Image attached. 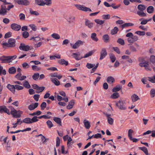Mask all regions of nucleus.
<instances>
[{
  "label": "nucleus",
  "instance_id": "nucleus-47",
  "mask_svg": "<svg viewBox=\"0 0 155 155\" xmlns=\"http://www.w3.org/2000/svg\"><path fill=\"white\" fill-rule=\"evenodd\" d=\"M22 35L24 38H26L29 36V33L27 31H24L22 33Z\"/></svg>",
  "mask_w": 155,
  "mask_h": 155
},
{
  "label": "nucleus",
  "instance_id": "nucleus-62",
  "mask_svg": "<svg viewBox=\"0 0 155 155\" xmlns=\"http://www.w3.org/2000/svg\"><path fill=\"white\" fill-rule=\"evenodd\" d=\"M129 48L130 50L132 52H136L137 51L136 48L133 45L130 46L129 47Z\"/></svg>",
  "mask_w": 155,
  "mask_h": 155
},
{
  "label": "nucleus",
  "instance_id": "nucleus-21",
  "mask_svg": "<svg viewBox=\"0 0 155 155\" xmlns=\"http://www.w3.org/2000/svg\"><path fill=\"white\" fill-rule=\"evenodd\" d=\"M83 123L85 128L87 129H89L91 127L90 123L89 121L85 119L84 120Z\"/></svg>",
  "mask_w": 155,
  "mask_h": 155
},
{
  "label": "nucleus",
  "instance_id": "nucleus-22",
  "mask_svg": "<svg viewBox=\"0 0 155 155\" xmlns=\"http://www.w3.org/2000/svg\"><path fill=\"white\" fill-rule=\"evenodd\" d=\"M51 81L56 86H58L60 84V81L56 78H51Z\"/></svg>",
  "mask_w": 155,
  "mask_h": 155
},
{
  "label": "nucleus",
  "instance_id": "nucleus-59",
  "mask_svg": "<svg viewBox=\"0 0 155 155\" xmlns=\"http://www.w3.org/2000/svg\"><path fill=\"white\" fill-rule=\"evenodd\" d=\"M135 33L140 35H144L145 34V32L144 31H137Z\"/></svg>",
  "mask_w": 155,
  "mask_h": 155
},
{
  "label": "nucleus",
  "instance_id": "nucleus-1",
  "mask_svg": "<svg viewBox=\"0 0 155 155\" xmlns=\"http://www.w3.org/2000/svg\"><path fill=\"white\" fill-rule=\"evenodd\" d=\"M139 61L141 62L139 64L140 67H144L146 70H151L149 66L148 61H146L144 60V58H140Z\"/></svg>",
  "mask_w": 155,
  "mask_h": 155
},
{
  "label": "nucleus",
  "instance_id": "nucleus-31",
  "mask_svg": "<svg viewBox=\"0 0 155 155\" xmlns=\"http://www.w3.org/2000/svg\"><path fill=\"white\" fill-rule=\"evenodd\" d=\"M97 35L95 33H93L91 34V39L94 41H98V39L97 37Z\"/></svg>",
  "mask_w": 155,
  "mask_h": 155
},
{
  "label": "nucleus",
  "instance_id": "nucleus-48",
  "mask_svg": "<svg viewBox=\"0 0 155 155\" xmlns=\"http://www.w3.org/2000/svg\"><path fill=\"white\" fill-rule=\"evenodd\" d=\"M95 22L97 24L101 25L104 23V21L100 20L98 19H96L94 20Z\"/></svg>",
  "mask_w": 155,
  "mask_h": 155
},
{
  "label": "nucleus",
  "instance_id": "nucleus-40",
  "mask_svg": "<svg viewBox=\"0 0 155 155\" xmlns=\"http://www.w3.org/2000/svg\"><path fill=\"white\" fill-rule=\"evenodd\" d=\"M47 114L43 115L44 118L45 119L50 118L51 117L50 116V115H51L52 114V113L50 111H48L47 112Z\"/></svg>",
  "mask_w": 155,
  "mask_h": 155
},
{
  "label": "nucleus",
  "instance_id": "nucleus-9",
  "mask_svg": "<svg viewBox=\"0 0 155 155\" xmlns=\"http://www.w3.org/2000/svg\"><path fill=\"white\" fill-rule=\"evenodd\" d=\"M84 42L81 40H78L73 45L72 44H71V45L72 46V48L73 49H76L78 48L81 45H82L84 44Z\"/></svg>",
  "mask_w": 155,
  "mask_h": 155
},
{
  "label": "nucleus",
  "instance_id": "nucleus-33",
  "mask_svg": "<svg viewBox=\"0 0 155 155\" xmlns=\"http://www.w3.org/2000/svg\"><path fill=\"white\" fill-rule=\"evenodd\" d=\"M110 58V59L111 61L113 63L116 60V57L112 53H110L109 54Z\"/></svg>",
  "mask_w": 155,
  "mask_h": 155
},
{
  "label": "nucleus",
  "instance_id": "nucleus-43",
  "mask_svg": "<svg viewBox=\"0 0 155 155\" xmlns=\"http://www.w3.org/2000/svg\"><path fill=\"white\" fill-rule=\"evenodd\" d=\"M37 90L36 92L37 93H39L43 91L45 89V87L44 86L40 87L38 86Z\"/></svg>",
  "mask_w": 155,
  "mask_h": 155
},
{
  "label": "nucleus",
  "instance_id": "nucleus-46",
  "mask_svg": "<svg viewBox=\"0 0 155 155\" xmlns=\"http://www.w3.org/2000/svg\"><path fill=\"white\" fill-rule=\"evenodd\" d=\"M31 68L32 69L35 71H38L41 70V68L39 67H38V66L36 65H32L31 66Z\"/></svg>",
  "mask_w": 155,
  "mask_h": 155
},
{
  "label": "nucleus",
  "instance_id": "nucleus-36",
  "mask_svg": "<svg viewBox=\"0 0 155 155\" xmlns=\"http://www.w3.org/2000/svg\"><path fill=\"white\" fill-rule=\"evenodd\" d=\"M118 28L117 27H115L114 28L111 30V33L112 35H114L117 33L118 31Z\"/></svg>",
  "mask_w": 155,
  "mask_h": 155
},
{
  "label": "nucleus",
  "instance_id": "nucleus-45",
  "mask_svg": "<svg viewBox=\"0 0 155 155\" xmlns=\"http://www.w3.org/2000/svg\"><path fill=\"white\" fill-rule=\"evenodd\" d=\"M137 14L140 17H145L146 16V14L144 13L143 11H137Z\"/></svg>",
  "mask_w": 155,
  "mask_h": 155
},
{
  "label": "nucleus",
  "instance_id": "nucleus-55",
  "mask_svg": "<svg viewBox=\"0 0 155 155\" xmlns=\"http://www.w3.org/2000/svg\"><path fill=\"white\" fill-rule=\"evenodd\" d=\"M46 123L48 126V128H50L53 127V125L52 122L50 120H48Z\"/></svg>",
  "mask_w": 155,
  "mask_h": 155
},
{
  "label": "nucleus",
  "instance_id": "nucleus-6",
  "mask_svg": "<svg viewBox=\"0 0 155 155\" xmlns=\"http://www.w3.org/2000/svg\"><path fill=\"white\" fill-rule=\"evenodd\" d=\"M19 48L20 50L25 51H27L29 50H31L30 47L29 46L25 45L24 44L22 43H21Z\"/></svg>",
  "mask_w": 155,
  "mask_h": 155
},
{
  "label": "nucleus",
  "instance_id": "nucleus-16",
  "mask_svg": "<svg viewBox=\"0 0 155 155\" xmlns=\"http://www.w3.org/2000/svg\"><path fill=\"white\" fill-rule=\"evenodd\" d=\"M111 115L110 114H106V116L107 118L108 123L110 125H112L114 121L113 119L110 117Z\"/></svg>",
  "mask_w": 155,
  "mask_h": 155
},
{
  "label": "nucleus",
  "instance_id": "nucleus-2",
  "mask_svg": "<svg viewBox=\"0 0 155 155\" xmlns=\"http://www.w3.org/2000/svg\"><path fill=\"white\" fill-rule=\"evenodd\" d=\"M15 39L11 38L9 39L8 43H2V45L4 48L5 47L12 48L15 46Z\"/></svg>",
  "mask_w": 155,
  "mask_h": 155
},
{
  "label": "nucleus",
  "instance_id": "nucleus-61",
  "mask_svg": "<svg viewBox=\"0 0 155 155\" xmlns=\"http://www.w3.org/2000/svg\"><path fill=\"white\" fill-rule=\"evenodd\" d=\"M15 89H16L17 90H20L23 89L24 88V87L23 86L18 85H15Z\"/></svg>",
  "mask_w": 155,
  "mask_h": 155
},
{
  "label": "nucleus",
  "instance_id": "nucleus-63",
  "mask_svg": "<svg viewBox=\"0 0 155 155\" xmlns=\"http://www.w3.org/2000/svg\"><path fill=\"white\" fill-rule=\"evenodd\" d=\"M149 80L152 83H155V75H154L152 77H149Z\"/></svg>",
  "mask_w": 155,
  "mask_h": 155
},
{
  "label": "nucleus",
  "instance_id": "nucleus-42",
  "mask_svg": "<svg viewBox=\"0 0 155 155\" xmlns=\"http://www.w3.org/2000/svg\"><path fill=\"white\" fill-rule=\"evenodd\" d=\"M80 55V54H78L76 53H73L72 54V56L76 60H80L83 58V57L80 58L78 57V55Z\"/></svg>",
  "mask_w": 155,
  "mask_h": 155
},
{
  "label": "nucleus",
  "instance_id": "nucleus-10",
  "mask_svg": "<svg viewBox=\"0 0 155 155\" xmlns=\"http://www.w3.org/2000/svg\"><path fill=\"white\" fill-rule=\"evenodd\" d=\"M3 4L1 6L0 8V15H5L7 12V9L5 5Z\"/></svg>",
  "mask_w": 155,
  "mask_h": 155
},
{
  "label": "nucleus",
  "instance_id": "nucleus-25",
  "mask_svg": "<svg viewBox=\"0 0 155 155\" xmlns=\"http://www.w3.org/2000/svg\"><path fill=\"white\" fill-rule=\"evenodd\" d=\"M137 8L139 10V11H143L145 10L146 7L143 5L140 4L138 6Z\"/></svg>",
  "mask_w": 155,
  "mask_h": 155
},
{
  "label": "nucleus",
  "instance_id": "nucleus-64",
  "mask_svg": "<svg viewBox=\"0 0 155 155\" xmlns=\"http://www.w3.org/2000/svg\"><path fill=\"white\" fill-rule=\"evenodd\" d=\"M150 60L153 63H155V56L153 55H151L150 57Z\"/></svg>",
  "mask_w": 155,
  "mask_h": 155
},
{
  "label": "nucleus",
  "instance_id": "nucleus-15",
  "mask_svg": "<svg viewBox=\"0 0 155 155\" xmlns=\"http://www.w3.org/2000/svg\"><path fill=\"white\" fill-rule=\"evenodd\" d=\"M0 60L2 61V63H7L10 62L8 61V56H3L0 57Z\"/></svg>",
  "mask_w": 155,
  "mask_h": 155
},
{
  "label": "nucleus",
  "instance_id": "nucleus-30",
  "mask_svg": "<svg viewBox=\"0 0 155 155\" xmlns=\"http://www.w3.org/2000/svg\"><path fill=\"white\" fill-rule=\"evenodd\" d=\"M139 148L140 150L143 151L146 155H150L148 154L147 149L145 147H139Z\"/></svg>",
  "mask_w": 155,
  "mask_h": 155
},
{
  "label": "nucleus",
  "instance_id": "nucleus-41",
  "mask_svg": "<svg viewBox=\"0 0 155 155\" xmlns=\"http://www.w3.org/2000/svg\"><path fill=\"white\" fill-rule=\"evenodd\" d=\"M119 97V94L117 92H115L110 97L113 99H116Z\"/></svg>",
  "mask_w": 155,
  "mask_h": 155
},
{
  "label": "nucleus",
  "instance_id": "nucleus-12",
  "mask_svg": "<svg viewBox=\"0 0 155 155\" xmlns=\"http://www.w3.org/2000/svg\"><path fill=\"white\" fill-rule=\"evenodd\" d=\"M85 25L86 26H87L89 28H91L93 27L94 24L90 20L87 19H85Z\"/></svg>",
  "mask_w": 155,
  "mask_h": 155
},
{
  "label": "nucleus",
  "instance_id": "nucleus-60",
  "mask_svg": "<svg viewBox=\"0 0 155 155\" xmlns=\"http://www.w3.org/2000/svg\"><path fill=\"white\" fill-rule=\"evenodd\" d=\"M30 12L32 15H35L37 16L39 15V13L36 11H33L31 9L30 10Z\"/></svg>",
  "mask_w": 155,
  "mask_h": 155
},
{
  "label": "nucleus",
  "instance_id": "nucleus-34",
  "mask_svg": "<svg viewBox=\"0 0 155 155\" xmlns=\"http://www.w3.org/2000/svg\"><path fill=\"white\" fill-rule=\"evenodd\" d=\"M121 88L122 87L120 85H118L113 88V91L114 92L118 91H120Z\"/></svg>",
  "mask_w": 155,
  "mask_h": 155
},
{
  "label": "nucleus",
  "instance_id": "nucleus-52",
  "mask_svg": "<svg viewBox=\"0 0 155 155\" xmlns=\"http://www.w3.org/2000/svg\"><path fill=\"white\" fill-rule=\"evenodd\" d=\"M120 4L118 5H116L115 3H112L110 5V7H112V8L114 9H117L120 7Z\"/></svg>",
  "mask_w": 155,
  "mask_h": 155
},
{
  "label": "nucleus",
  "instance_id": "nucleus-20",
  "mask_svg": "<svg viewBox=\"0 0 155 155\" xmlns=\"http://www.w3.org/2000/svg\"><path fill=\"white\" fill-rule=\"evenodd\" d=\"M58 63L60 64L65 65L66 66L68 65V61H66L63 59L58 60Z\"/></svg>",
  "mask_w": 155,
  "mask_h": 155
},
{
  "label": "nucleus",
  "instance_id": "nucleus-24",
  "mask_svg": "<svg viewBox=\"0 0 155 155\" xmlns=\"http://www.w3.org/2000/svg\"><path fill=\"white\" fill-rule=\"evenodd\" d=\"M21 123H24L26 124H30L32 123L31 118L29 117H26L21 122Z\"/></svg>",
  "mask_w": 155,
  "mask_h": 155
},
{
  "label": "nucleus",
  "instance_id": "nucleus-35",
  "mask_svg": "<svg viewBox=\"0 0 155 155\" xmlns=\"http://www.w3.org/2000/svg\"><path fill=\"white\" fill-rule=\"evenodd\" d=\"M95 52L94 51H89L88 53H86L85 54L84 56L83 57V58H87L89 56H90L92 55V54Z\"/></svg>",
  "mask_w": 155,
  "mask_h": 155
},
{
  "label": "nucleus",
  "instance_id": "nucleus-32",
  "mask_svg": "<svg viewBox=\"0 0 155 155\" xmlns=\"http://www.w3.org/2000/svg\"><path fill=\"white\" fill-rule=\"evenodd\" d=\"M16 71V69L14 67H12L10 68L8 70L9 73L11 74H15Z\"/></svg>",
  "mask_w": 155,
  "mask_h": 155
},
{
  "label": "nucleus",
  "instance_id": "nucleus-8",
  "mask_svg": "<svg viewBox=\"0 0 155 155\" xmlns=\"http://www.w3.org/2000/svg\"><path fill=\"white\" fill-rule=\"evenodd\" d=\"M107 54V53L105 48H103L102 49L100 52V60H101L104 58Z\"/></svg>",
  "mask_w": 155,
  "mask_h": 155
},
{
  "label": "nucleus",
  "instance_id": "nucleus-51",
  "mask_svg": "<svg viewBox=\"0 0 155 155\" xmlns=\"http://www.w3.org/2000/svg\"><path fill=\"white\" fill-rule=\"evenodd\" d=\"M95 64H91L87 63L86 65V67L88 69H91L92 68L95 66Z\"/></svg>",
  "mask_w": 155,
  "mask_h": 155
},
{
  "label": "nucleus",
  "instance_id": "nucleus-23",
  "mask_svg": "<svg viewBox=\"0 0 155 155\" xmlns=\"http://www.w3.org/2000/svg\"><path fill=\"white\" fill-rule=\"evenodd\" d=\"M134 25V24L132 23H125L123 25H121V27L122 28V29L125 27H128L129 26H132Z\"/></svg>",
  "mask_w": 155,
  "mask_h": 155
},
{
  "label": "nucleus",
  "instance_id": "nucleus-57",
  "mask_svg": "<svg viewBox=\"0 0 155 155\" xmlns=\"http://www.w3.org/2000/svg\"><path fill=\"white\" fill-rule=\"evenodd\" d=\"M47 104L46 102H43L41 105L40 107H41V109L43 110L46 107Z\"/></svg>",
  "mask_w": 155,
  "mask_h": 155
},
{
  "label": "nucleus",
  "instance_id": "nucleus-28",
  "mask_svg": "<svg viewBox=\"0 0 155 155\" xmlns=\"http://www.w3.org/2000/svg\"><path fill=\"white\" fill-rule=\"evenodd\" d=\"M154 10V8L152 6H148L147 9V12L149 14H151L153 13Z\"/></svg>",
  "mask_w": 155,
  "mask_h": 155
},
{
  "label": "nucleus",
  "instance_id": "nucleus-49",
  "mask_svg": "<svg viewBox=\"0 0 155 155\" xmlns=\"http://www.w3.org/2000/svg\"><path fill=\"white\" fill-rule=\"evenodd\" d=\"M117 42L121 45H124V40L121 38H119L117 41Z\"/></svg>",
  "mask_w": 155,
  "mask_h": 155
},
{
  "label": "nucleus",
  "instance_id": "nucleus-29",
  "mask_svg": "<svg viewBox=\"0 0 155 155\" xmlns=\"http://www.w3.org/2000/svg\"><path fill=\"white\" fill-rule=\"evenodd\" d=\"M131 98L132 101L134 102H136L140 99L138 96L135 94H133L131 96Z\"/></svg>",
  "mask_w": 155,
  "mask_h": 155
},
{
  "label": "nucleus",
  "instance_id": "nucleus-7",
  "mask_svg": "<svg viewBox=\"0 0 155 155\" xmlns=\"http://www.w3.org/2000/svg\"><path fill=\"white\" fill-rule=\"evenodd\" d=\"M11 28L15 31H19L21 28V26L16 23H13L10 26Z\"/></svg>",
  "mask_w": 155,
  "mask_h": 155
},
{
  "label": "nucleus",
  "instance_id": "nucleus-38",
  "mask_svg": "<svg viewBox=\"0 0 155 155\" xmlns=\"http://www.w3.org/2000/svg\"><path fill=\"white\" fill-rule=\"evenodd\" d=\"M51 36L55 39H58L60 38V36L57 33H54L51 35Z\"/></svg>",
  "mask_w": 155,
  "mask_h": 155
},
{
  "label": "nucleus",
  "instance_id": "nucleus-19",
  "mask_svg": "<svg viewBox=\"0 0 155 155\" xmlns=\"http://www.w3.org/2000/svg\"><path fill=\"white\" fill-rule=\"evenodd\" d=\"M75 102L74 100H71L69 102V104L67 106V108L68 109H71L72 108Z\"/></svg>",
  "mask_w": 155,
  "mask_h": 155
},
{
  "label": "nucleus",
  "instance_id": "nucleus-14",
  "mask_svg": "<svg viewBox=\"0 0 155 155\" xmlns=\"http://www.w3.org/2000/svg\"><path fill=\"white\" fill-rule=\"evenodd\" d=\"M38 103H35L34 104H30L28 106V109L30 110H34L38 107Z\"/></svg>",
  "mask_w": 155,
  "mask_h": 155
},
{
  "label": "nucleus",
  "instance_id": "nucleus-53",
  "mask_svg": "<svg viewBox=\"0 0 155 155\" xmlns=\"http://www.w3.org/2000/svg\"><path fill=\"white\" fill-rule=\"evenodd\" d=\"M45 2H44L43 6L45 5H49L52 3L51 0H45Z\"/></svg>",
  "mask_w": 155,
  "mask_h": 155
},
{
  "label": "nucleus",
  "instance_id": "nucleus-39",
  "mask_svg": "<svg viewBox=\"0 0 155 155\" xmlns=\"http://www.w3.org/2000/svg\"><path fill=\"white\" fill-rule=\"evenodd\" d=\"M23 86L27 88H30L31 87V86L29 82L27 81H25L23 84Z\"/></svg>",
  "mask_w": 155,
  "mask_h": 155
},
{
  "label": "nucleus",
  "instance_id": "nucleus-56",
  "mask_svg": "<svg viewBox=\"0 0 155 155\" xmlns=\"http://www.w3.org/2000/svg\"><path fill=\"white\" fill-rule=\"evenodd\" d=\"M32 123L38 121V117L36 116H34L32 119H31Z\"/></svg>",
  "mask_w": 155,
  "mask_h": 155
},
{
  "label": "nucleus",
  "instance_id": "nucleus-5",
  "mask_svg": "<svg viewBox=\"0 0 155 155\" xmlns=\"http://www.w3.org/2000/svg\"><path fill=\"white\" fill-rule=\"evenodd\" d=\"M15 2L19 5L27 6L30 4V2L27 0H15Z\"/></svg>",
  "mask_w": 155,
  "mask_h": 155
},
{
  "label": "nucleus",
  "instance_id": "nucleus-11",
  "mask_svg": "<svg viewBox=\"0 0 155 155\" xmlns=\"http://www.w3.org/2000/svg\"><path fill=\"white\" fill-rule=\"evenodd\" d=\"M3 112L7 113L8 114H10L9 110L5 106H0V113H2Z\"/></svg>",
  "mask_w": 155,
  "mask_h": 155
},
{
  "label": "nucleus",
  "instance_id": "nucleus-4",
  "mask_svg": "<svg viewBox=\"0 0 155 155\" xmlns=\"http://www.w3.org/2000/svg\"><path fill=\"white\" fill-rule=\"evenodd\" d=\"M75 6L78 9L82 10L84 12L89 11L91 12L92 11L91 10L90 8L81 5L77 4L75 5Z\"/></svg>",
  "mask_w": 155,
  "mask_h": 155
},
{
  "label": "nucleus",
  "instance_id": "nucleus-37",
  "mask_svg": "<svg viewBox=\"0 0 155 155\" xmlns=\"http://www.w3.org/2000/svg\"><path fill=\"white\" fill-rule=\"evenodd\" d=\"M35 3L38 5L43 6L44 1L41 0H35Z\"/></svg>",
  "mask_w": 155,
  "mask_h": 155
},
{
  "label": "nucleus",
  "instance_id": "nucleus-3",
  "mask_svg": "<svg viewBox=\"0 0 155 155\" xmlns=\"http://www.w3.org/2000/svg\"><path fill=\"white\" fill-rule=\"evenodd\" d=\"M116 104L120 110H124L126 109V103L124 101L120 100L118 102L116 103Z\"/></svg>",
  "mask_w": 155,
  "mask_h": 155
},
{
  "label": "nucleus",
  "instance_id": "nucleus-18",
  "mask_svg": "<svg viewBox=\"0 0 155 155\" xmlns=\"http://www.w3.org/2000/svg\"><path fill=\"white\" fill-rule=\"evenodd\" d=\"M18 111L16 110L15 109H13V110H12L11 111V114L12 115L13 117L15 118H20V115H15V114L18 113Z\"/></svg>",
  "mask_w": 155,
  "mask_h": 155
},
{
  "label": "nucleus",
  "instance_id": "nucleus-54",
  "mask_svg": "<svg viewBox=\"0 0 155 155\" xmlns=\"http://www.w3.org/2000/svg\"><path fill=\"white\" fill-rule=\"evenodd\" d=\"M102 17L104 19H108L110 18V15L109 14L103 15H102Z\"/></svg>",
  "mask_w": 155,
  "mask_h": 155
},
{
  "label": "nucleus",
  "instance_id": "nucleus-26",
  "mask_svg": "<svg viewBox=\"0 0 155 155\" xmlns=\"http://www.w3.org/2000/svg\"><path fill=\"white\" fill-rule=\"evenodd\" d=\"M53 120L60 126H61V121L60 118L59 117H54L53 118Z\"/></svg>",
  "mask_w": 155,
  "mask_h": 155
},
{
  "label": "nucleus",
  "instance_id": "nucleus-58",
  "mask_svg": "<svg viewBox=\"0 0 155 155\" xmlns=\"http://www.w3.org/2000/svg\"><path fill=\"white\" fill-rule=\"evenodd\" d=\"M19 16L20 20H25V15L24 14L22 13H21L19 14Z\"/></svg>",
  "mask_w": 155,
  "mask_h": 155
},
{
  "label": "nucleus",
  "instance_id": "nucleus-13",
  "mask_svg": "<svg viewBox=\"0 0 155 155\" xmlns=\"http://www.w3.org/2000/svg\"><path fill=\"white\" fill-rule=\"evenodd\" d=\"M7 87L12 93L13 94L15 93V85H11L10 84H8L7 86Z\"/></svg>",
  "mask_w": 155,
  "mask_h": 155
},
{
  "label": "nucleus",
  "instance_id": "nucleus-17",
  "mask_svg": "<svg viewBox=\"0 0 155 155\" xmlns=\"http://www.w3.org/2000/svg\"><path fill=\"white\" fill-rule=\"evenodd\" d=\"M107 81L109 84H112L115 81V79L112 76H109L107 78Z\"/></svg>",
  "mask_w": 155,
  "mask_h": 155
},
{
  "label": "nucleus",
  "instance_id": "nucleus-50",
  "mask_svg": "<svg viewBox=\"0 0 155 155\" xmlns=\"http://www.w3.org/2000/svg\"><path fill=\"white\" fill-rule=\"evenodd\" d=\"M133 133V131L132 130L130 129L129 130L128 133V136L130 139H131L132 138V135Z\"/></svg>",
  "mask_w": 155,
  "mask_h": 155
},
{
  "label": "nucleus",
  "instance_id": "nucleus-44",
  "mask_svg": "<svg viewBox=\"0 0 155 155\" xmlns=\"http://www.w3.org/2000/svg\"><path fill=\"white\" fill-rule=\"evenodd\" d=\"M39 77V74L38 73H35L32 76V78L35 80L36 81L38 80Z\"/></svg>",
  "mask_w": 155,
  "mask_h": 155
},
{
  "label": "nucleus",
  "instance_id": "nucleus-27",
  "mask_svg": "<svg viewBox=\"0 0 155 155\" xmlns=\"http://www.w3.org/2000/svg\"><path fill=\"white\" fill-rule=\"evenodd\" d=\"M102 39L104 42L107 43L109 41V36L107 34L104 35L103 36Z\"/></svg>",
  "mask_w": 155,
  "mask_h": 155
}]
</instances>
